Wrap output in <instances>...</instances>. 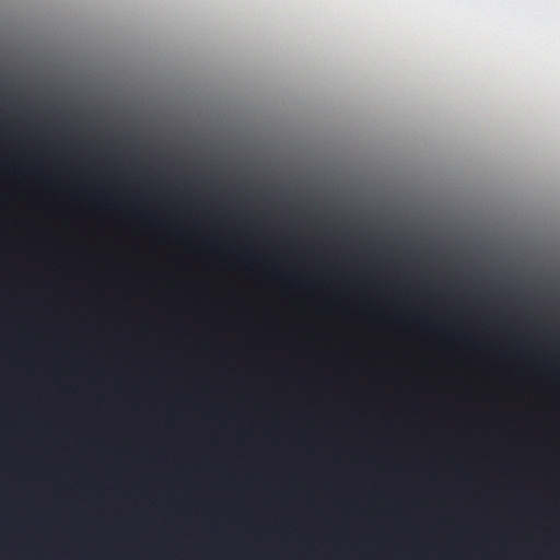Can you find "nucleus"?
Wrapping results in <instances>:
<instances>
[{"label":"nucleus","mask_w":560,"mask_h":560,"mask_svg":"<svg viewBox=\"0 0 560 560\" xmlns=\"http://www.w3.org/2000/svg\"><path fill=\"white\" fill-rule=\"evenodd\" d=\"M26 387H35V92L28 88L26 126Z\"/></svg>","instance_id":"1"}]
</instances>
